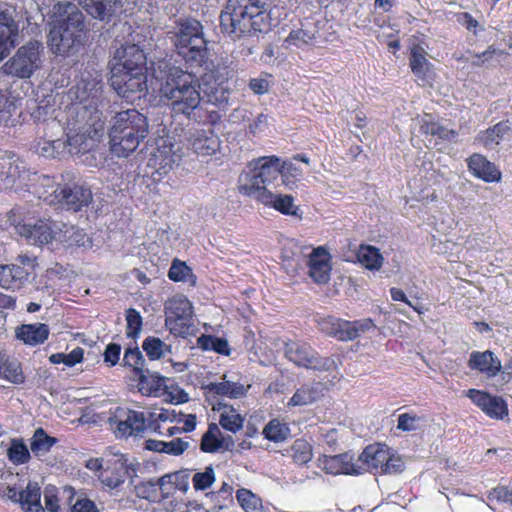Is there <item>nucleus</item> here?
I'll return each instance as SVG.
<instances>
[{
    "instance_id": "1",
    "label": "nucleus",
    "mask_w": 512,
    "mask_h": 512,
    "mask_svg": "<svg viewBox=\"0 0 512 512\" xmlns=\"http://www.w3.org/2000/svg\"><path fill=\"white\" fill-rule=\"evenodd\" d=\"M175 52L191 69L205 67L201 76L203 91L208 101L219 107L228 105L230 88L229 70L226 66L212 65L209 68L208 41L205 39L204 26L194 18L179 19L170 32Z\"/></svg>"
},
{
    "instance_id": "2",
    "label": "nucleus",
    "mask_w": 512,
    "mask_h": 512,
    "mask_svg": "<svg viewBox=\"0 0 512 512\" xmlns=\"http://www.w3.org/2000/svg\"><path fill=\"white\" fill-rule=\"evenodd\" d=\"M48 46L52 54L66 56L77 52L86 37L85 15L72 2L53 5L49 20Z\"/></svg>"
},
{
    "instance_id": "3",
    "label": "nucleus",
    "mask_w": 512,
    "mask_h": 512,
    "mask_svg": "<svg viewBox=\"0 0 512 512\" xmlns=\"http://www.w3.org/2000/svg\"><path fill=\"white\" fill-rule=\"evenodd\" d=\"M273 20L263 0H228L220 14V28L233 40L242 36L266 34Z\"/></svg>"
},
{
    "instance_id": "4",
    "label": "nucleus",
    "mask_w": 512,
    "mask_h": 512,
    "mask_svg": "<svg viewBox=\"0 0 512 512\" xmlns=\"http://www.w3.org/2000/svg\"><path fill=\"white\" fill-rule=\"evenodd\" d=\"M199 86L193 72L185 71L180 66H169L159 92L161 97L167 100L174 115H183L190 119L201 107Z\"/></svg>"
},
{
    "instance_id": "5",
    "label": "nucleus",
    "mask_w": 512,
    "mask_h": 512,
    "mask_svg": "<svg viewBox=\"0 0 512 512\" xmlns=\"http://www.w3.org/2000/svg\"><path fill=\"white\" fill-rule=\"evenodd\" d=\"M148 134L146 116L136 108L117 112L109 131L111 151L118 157H128L137 150Z\"/></svg>"
},
{
    "instance_id": "6",
    "label": "nucleus",
    "mask_w": 512,
    "mask_h": 512,
    "mask_svg": "<svg viewBox=\"0 0 512 512\" xmlns=\"http://www.w3.org/2000/svg\"><path fill=\"white\" fill-rule=\"evenodd\" d=\"M173 412L160 408L156 412H149L147 417L143 412L134 409L118 408L114 417L109 419L118 438H129V436L143 435L149 429L152 433L164 434L162 423L167 420H175Z\"/></svg>"
},
{
    "instance_id": "7",
    "label": "nucleus",
    "mask_w": 512,
    "mask_h": 512,
    "mask_svg": "<svg viewBox=\"0 0 512 512\" xmlns=\"http://www.w3.org/2000/svg\"><path fill=\"white\" fill-rule=\"evenodd\" d=\"M281 173L280 158L277 156L260 157L243 177L239 179V192L262 203L264 192H270L267 185L274 184Z\"/></svg>"
},
{
    "instance_id": "8",
    "label": "nucleus",
    "mask_w": 512,
    "mask_h": 512,
    "mask_svg": "<svg viewBox=\"0 0 512 512\" xmlns=\"http://www.w3.org/2000/svg\"><path fill=\"white\" fill-rule=\"evenodd\" d=\"M358 461L361 474L363 471L375 475L399 474L405 469L402 458L392 453L391 449L382 443L367 445L359 454Z\"/></svg>"
},
{
    "instance_id": "9",
    "label": "nucleus",
    "mask_w": 512,
    "mask_h": 512,
    "mask_svg": "<svg viewBox=\"0 0 512 512\" xmlns=\"http://www.w3.org/2000/svg\"><path fill=\"white\" fill-rule=\"evenodd\" d=\"M43 51V44L37 40H31L19 46L14 55L3 63L2 74L16 78L31 77L41 67Z\"/></svg>"
},
{
    "instance_id": "10",
    "label": "nucleus",
    "mask_w": 512,
    "mask_h": 512,
    "mask_svg": "<svg viewBox=\"0 0 512 512\" xmlns=\"http://www.w3.org/2000/svg\"><path fill=\"white\" fill-rule=\"evenodd\" d=\"M15 209H11L7 215L8 221L13 225L16 233L28 244L35 246L49 245L57 239L60 229L56 222L50 218H37L33 220L15 219Z\"/></svg>"
},
{
    "instance_id": "11",
    "label": "nucleus",
    "mask_w": 512,
    "mask_h": 512,
    "mask_svg": "<svg viewBox=\"0 0 512 512\" xmlns=\"http://www.w3.org/2000/svg\"><path fill=\"white\" fill-rule=\"evenodd\" d=\"M190 473L189 469H181L159 477L162 500L159 512H176L185 505V500L180 499L178 494L185 495L189 491Z\"/></svg>"
},
{
    "instance_id": "12",
    "label": "nucleus",
    "mask_w": 512,
    "mask_h": 512,
    "mask_svg": "<svg viewBox=\"0 0 512 512\" xmlns=\"http://www.w3.org/2000/svg\"><path fill=\"white\" fill-rule=\"evenodd\" d=\"M319 331L324 335L336 338L337 341H353L361 335L375 327L374 321L368 317L362 320H344L341 317L328 315L319 317L317 320Z\"/></svg>"
},
{
    "instance_id": "13",
    "label": "nucleus",
    "mask_w": 512,
    "mask_h": 512,
    "mask_svg": "<svg viewBox=\"0 0 512 512\" xmlns=\"http://www.w3.org/2000/svg\"><path fill=\"white\" fill-rule=\"evenodd\" d=\"M165 324L172 335L185 337L193 326V305L186 296L176 295L165 303Z\"/></svg>"
},
{
    "instance_id": "14",
    "label": "nucleus",
    "mask_w": 512,
    "mask_h": 512,
    "mask_svg": "<svg viewBox=\"0 0 512 512\" xmlns=\"http://www.w3.org/2000/svg\"><path fill=\"white\" fill-rule=\"evenodd\" d=\"M16 264H0V287L5 290H20L35 274L37 260L35 256L21 254Z\"/></svg>"
},
{
    "instance_id": "15",
    "label": "nucleus",
    "mask_w": 512,
    "mask_h": 512,
    "mask_svg": "<svg viewBox=\"0 0 512 512\" xmlns=\"http://www.w3.org/2000/svg\"><path fill=\"white\" fill-rule=\"evenodd\" d=\"M52 197L51 203L60 204L61 207L72 211L88 207L93 200L91 189L74 181L58 184L53 190Z\"/></svg>"
},
{
    "instance_id": "16",
    "label": "nucleus",
    "mask_w": 512,
    "mask_h": 512,
    "mask_svg": "<svg viewBox=\"0 0 512 512\" xmlns=\"http://www.w3.org/2000/svg\"><path fill=\"white\" fill-rule=\"evenodd\" d=\"M110 82L119 96L126 100H135L137 97L145 96L148 91L147 68L126 72L122 75H111Z\"/></svg>"
},
{
    "instance_id": "17",
    "label": "nucleus",
    "mask_w": 512,
    "mask_h": 512,
    "mask_svg": "<svg viewBox=\"0 0 512 512\" xmlns=\"http://www.w3.org/2000/svg\"><path fill=\"white\" fill-rule=\"evenodd\" d=\"M110 65L111 75H122V73L145 69L147 55L137 44L121 45L114 51Z\"/></svg>"
},
{
    "instance_id": "18",
    "label": "nucleus",
    "mask_w": 512,
    "mask_h": 512,
    "mask_svg": "<svg viewBox=\"0 0 512 512\" xmlns=\"http://www.w3.org/2000/svg\"><path fill=\"white\" fill-rule=\"evenodd\" d=\"M181 157L180 147H176L169 138L162 137L156 141V147L148 160V167L162 177L179 163Z\"/></svg>"
},
{
    "instance_id": "19",
    "label": "nucleus",
    "mask_w": 512,
    "mask_h": 512,
    "mask_svg": "<svg viewBox=\"0 0 512 512\" xmlns=\"http://www.w3.org/2000/svg\"><path fill=\"white\" fill-rule=\"evenodd\" d=\"M286 357L297 366L313 368L318 371L329 369L332 361L329 358L319 357L312 346L306 342H289L285 347Z\"/></svg>"
},
{
    "instance_id": "20",
    "label": "nucleus",
    "mask_w": 512,
    "mask_h": 512,
    "mask_svg": "<svg viewBox=\"0 0 512 512\" xmlns=\"http://www.w3.org/2000/svg\"><path fill=\"white\" fill-rule=\"evenodd\" d=\"M466 396L488 418L501 420L509 415L508 404L501 396H495V394L477 388L467 389Z\"/></svg>"
},
{
    "instance_id": "21",
    "label": "nucleus",
    "mask_w": 512,
    "mask_h": 512,
    "mask_svg": "<svg viewBox=\"0 0 512 512\" xmlns=\"http://www.w3.org/2000/svg\"><path fill=\"white\" fill-rule=\"evenodd\" d=\"M95 466L100 470L99 481L109 490L119 489L129 474L127 459L123 457L107 459L103 464L95 459Z\"/></svg>"
},
{
    "instance_id": "22",
    "label": "nucleus",
    "mask_w": 512,
    "mask_h": 512,
    "mask_svg": "<svg viewBox=\"0 0 512 512\" xmlns=\"http://www.w3.org/2000/svg\"><path fill=\"white\" fill-rule=\"evenodd\" d=\"M409 65L413 75L422 81L423 85H431L435 81L434 65L427 60L426 49L421 44L410 45Z\"/></svg>"
},
{
    "instance_id": "23",
    "label": "nucleus",
    "mask_w": 512,
    "mask_h": 512,
    "mask_svg": "<svg viewBox=\"0 0 512 512\" xmlns=\"http://www.w3.org/2000/svg\"><path fill=\"white\" fill-rule=\"evenodd\" d=\"M309 275L316 283L329 282L332 270L331 255L324 246L313 249L306 259Z\"/></svg>"
},
{
    "instance_id": "24",
    "label": "nucleus",
    "mask_w": 512,
    "mask_h": 512,
    "mask_svg": "<svg viewBox=\"0 0 512 512\" xmlns=\"http://www.w3.org/2000/svg\"><path fill=\"white\" fill-rule=\"evenodd\" d=\"M100 133L96 128L88 127L85 131L68 133L64 138L66 154H84L93 151L100 142Z\"/></svg>"
},
{
    "instance_id": "25",
    "label": "nucleus",
    "mask_w": 512,
    "mask_h": 512,
    "mask_svg": "<svg viewBox=\"0 0 512 512\" xmlns=\"http://www.w3.org/2000/svg\"><path fill=\"white\" fill-rule=\"evenodd\" d=\"M467 366L472 370L484 374L488 378H494L501 372V360L493 351H472L467 361Z\"/></svg>"
},
{
    "instance_id": "26",
    "label": "nucleus",
    "mask_w": 512,
    "mask_h": 512,
    "mask_svg": "<svg viewBox=\"0 0 512 512\" xmlns=\"http://www.w3.org/2000/svg\"><path fill=\"white\" fill-rule=\"evenodd\" d=\"M467 168L474 177L486 183L500 182L502 173L495 163L488 161L481 153H473L467 159Z\"/></svg>"
},
{
    "instance_id": "27",
    "label": "nucleus",
    "mask_w": 512,
    "mask_h": 512,
    "mask_svg": "<svg viewBox=\"0 0 512 512\" xmlns=\"http://www.w3.org/2000/svg\"><path fill=\"white\" fill-rule=\"evenodd\" d=\"M188 142L194 152L199 155L215 154L221 146L219 137L212 127L195 130L188 137Z\"/></svg>"
},
{
    "instance_id": "28",
    "label": "nucleus",
    "mask_w": 512,
    "mask_h": 512,
    "mask_svg": "<svg viewBox=\"0 0 512 512\" xmlns=\"http://www.w3.org/2000/svg\"><path fill=\"white\" fill-rule=\"evenodd\" d=\"M322 464L323 470L328 474H361V468H359L358 464L354 463L353 455L349 453L325 455Z\"/></svg>"
},
{
    "instance_id": "29",
    "label": "nucleus",
    "mask_w": 512,
    "mask_h": 512,
    "mask_svg": "<svg viewBox=\"0 0 512 512\" xmlns=\"http://www.w3.org/2000/svg\"><path fill=\"white\" fill-rule=\"evenodd\" d=\"M248 388L249 386L245 387L244 384L233 381L210 382L203 386L204 394L208 399L216 397L242 398L245 397Z\"/></svg>"
},
{
    "instance_id": "30",
    "label": "nucleus",
    "mask_w": 512,
    "mask_h": 512,
    "mask_svg": "<svg viewBox=\"0 0 512 512\" xmlns=\"http://www.w3.org/2000/svg\"><path fill=\"white\" fill-rule=\"evenodd\" d=\"M18 26L12 15L6 10H0V61L6 58L15 45Z\"/></svg>"
},
{
    "instance_id": "31",
    "label": "nucleus",
    "mask_w": 512,
    "mask_h": 512,
    "mask_svg": "<svg viewBox=\"0 0 512 512\" xmlns=\"http://www.w3.org/2000/svg\"><path fill=\"white\" fill-rule=\"evenodd\" d=\"M86 13L97 20L110 21L122 6L123 0H78Z\"/></svg>"
},
{
    "instance_id": "32",
    "label": "nucleus",
    "mask_w": 512,
    "mask_h": 512,
    "mask_svg": "<svg viewBox=\"0 0 512 512\" xmlns=\"http://www.w3.org/2000/svg\"><path fill=\"white\" fill-rule=\"evenodd\" d=\"M262 204L273 208L284 215H292L296 218H302V212L294 204V197L291 194H275L272 192L262 193Z\"/></svg>"
},
{
    "instance_id": "33",
    "label": "nucleus",
    "mask_w": 512,
    "mask_h": 512,
    "mask_svg": "<svg viewBox=\"0 0 512 512\" xmlns=\"http://www.w3.org/2000/svg\"><path fill=\"white\" fill-rule=\"evenodd\" d=\"M49 327L46 324H23L16 328V336L28 346H37L49 338Z\"/></svg>"
},
{
    "instance_id": "34",
    "label": "nucleus",
    "mask_w": 512,
    "mask_h": 512,
    "mask_svg": "<svg viewBox=\"0 0 512 512\" xmlns=\"http://www.w3.org/2000/svg\"><path fill=\"white\" fill-rule=\"evenodd\" d=\"M138 392L148 397H161L167 388L166 378L144 370L137 383Z\"/></svg>"
},
{
    "instance_id": "35",
    "label": "nucleus",
    "mask_w": 512,
    "mask_h": 512,
    "mask_svg": "<svg viewBox=\"0 0 512 512\" xmlns=\"http://www.w3.org/2000/svg\"><path fill=\"white\" fill-rule=\"evenodd\" d=\"M167 412H173L175 420H167L162 423L163 435L172 436L178 433H189L193 431L197 425V417L195 414L176 413L174 409H167Z\"/></svg>"
},
{
    "instance_id": "36",
    "label": "nucleus",
    "mask_w": 512,
    "mask_h": 512,
    "mask_svg": "<svg viewBox=\"0 0 512 512\" xmlns=\"http://www.w3.org/2000/svg\"><path fill=\"white\" fill-rule=\"evenodd\" d=\"M41 489L37 483L29 481L26 489L19 491L18 503L24 508L25 512H45L40 503Z\"/></svg>"
},
{
    "instance_id": "37",
    "label": "nucleus",
    "mask_w": 512,
    "mask_h": 512,
    "mask_svg": "<svg viewBox=\"0 0 512 512\" xmlns=\"http://www.w3.org/2000/svg\"><path fill=\"white\" fill-rule=\"evenodd\" d=\"M356 259L368 270H379L382 267L384 258L380 249L369 244H360L356 251Z\"/></svg>"
},
{
    "instance_id": "38",
    "label": "nucleus",
    "mask_w": 512,
    "mask_h": 512,
    "mask_svg": "<svg viewBox=\"0 0 512 512\" xmlns=\"http://www.w3.org/2000/svg\"><path fill=\"white\" fill-rule=\"evenodd\" d=\"M19 100L17 97L0 91V124L14 126L16 116L19 115Z\"/></svg>"
},
{
    "instance_id": "39",
    "label": "nucleus",
    "mask_w": 512,
    "mask_h": 512,
    "mask_svg": "<svg viewBox=\"0 0 512 512\" xmlns=\"http://www.w3.org/2000/svg\"><path fill=\"white\" fill-rule=\"evenodd\" d=\"M321 384L319 382L304 383L301 387L295 390L289 404L292 405H307L316 402L322 397Z\"/></svg>"
},
{
    "instance_id": "40",
    "label": "nucleus",
    "mask_w": 512,
    "mask_h": 512,
    "mask_svg": "<svg viewBox=\"0 0 512 512\" xmlns=\"http://www.w3.org/2000/svg\"><path fill=\"white\" fill-rule=\"evenodd\" d=\"M509 132V126L507 122L500 121L494 126L488 127L486 130L481 131L476 136V142H479L485 148H493L500 143L505 133Z\"/></svg>"
},
{
    "instance_id": "41",
    "label": "nucleus",
    "mask_w": 512,
    "mask_h": 512,
    "mask_svg": "<svg viewBox=\"0 0 512 512\" xmlns=\"http://www.w3.org/2000/svg\"><path fill=\"white\" fill-rule=\"evenodd\" d=\"M220 412V427L236 434L243 428L245 418L231 404H223Z\"/></svg>"
},
{
    "instance_id": "42",
    "label": "nucleus",
    "mask_w": 512,
    "mask_h": 512,
    "mask_svg": "<svg viewBox=\"0 0 512 512\" xmlns=\"http://www.w3.org/2000/svg\"><path fill=\"white\" fill-rule=\"evenodd\" d=\"M134 494L138 499L146 500L152 504L162 505L159 478L157 480L140 481L134 485Z\"/></svg>"
},
{
    "instance_id": "43",
    "label": "nucleus",
    "mask_w": 512,
    "mask_h": 512,
    "mask_svg": "<svg viewBox=\"0 0 512 512\" xmlns=\"http://www.w3.org/2000/svg\"><path fill=\"white\" fill-rule=\"evenodd\" d=\"M97 86V80L92 79V77H88L87 79L81 77V79L76 82V85L70 88L69 95L71 96L72 100L83 103L96 95Z\"/></svg>"
},
{
    "instance_id": "44",
    "label": "nucleus",
    "mask_w": 512,
    "mask_h": 512,
    "mask_svg": "<svg viewBox=\"0 0 512 512\" xmlns=\"http://www.w3.org/2000/svg\"><path fill=\"white\" fill-rule=\"evenodd\" d=\"M36 152L45 158L65 157V138H57L56 140H47V138H40L36 146Z\"/></svg>"
},
{
    "instance_id": "45",
    "label": "nucleus",
    "mask_w": 512,
    "mask_h": 512,
    "mask_svg": "<svg viewBox=\"0 0 512 512\" xmlns=\"http://www.w3.org/2000/svg\"><path fill=\"white\" fill-rule=\"evenodd\" d=\"M167 275L169 279L174 282L188 281L192 286H195L197 283V276L193 269L190 268V266L187 265L185 261L180 259L172 260Z\"/></svg>"
},
{
    "instance_id": "46",
    "label": "nucleus",
    "mask_w": 512,
    "mask_h": 512,
    "mask_svg": "<svg viewBox=\"0 0 512 512\" xmlns=\"http://www.w3.org/2000/svg\"><path fill=\"white\" fill-rule=\"evenodd\" d=\"M145 360L138 346L127 347L122 358V366L131 368L134 375L140 378L144 371Z\"/></svg>"
},
{
    "instance_id": "47",
    "label": "nucleus",
    "mask_w": 512,
    "mask_h": 512,
    "mask_svg": "<svg viewBox=\"0 0 512 512\" xmlns=\"http://www.w3.org/2000/svg\"><path fill=\"white\" fill-rule=\"evenodd\" d=\"M236 500L245 512H256L262 509L263 500L257 494H254L252 490L246 488H240L236 490Z\"/></svg>"
},
{
    "instance_id": "48",
    "label": "nucleus",
    "mask_w": 512,
    "mask_h": 512,
    "mask_svg": "<svg viewBox=\"0 0 512 512\" xmlns=\"http://www.w3.org/2000/svg\"><path fill=\"white\" fill-rule=\"evenodd\" d=\"M219 434L220 430L217 424H209L207 432H205L201 438L200 450L204 453H216L222 445V439Z\"/></svg>"
},
{
    "instance_id": "49",
    "label": "nucleus",
    "mask_w": 512,
    "mask_h": 512,
    "mask_svg": "<svg viewBox=\"0 0 512 512\" xmlns=\"http://www.w3.org/2000/svg\"><path fill=\"white\" fill-rule=\"evenodd\" d=\"M56 442L57 438L50 437L45 429L38 428L31 439V451L36 455L48 453Z\"/></svg>"
},
{
    "instance_id": "50",
    "label": "nucleus",
    "mask_w": 512,
    "mask_h": 512,
    "mask_svg": "<svg viewBox=\"0 0 512 512\" xmlns=\"http://www.w3.org/2000/svg\"><path fill=\"white\" fill-rule=\"evenodd\" d=\"M305 266L306 258L301 253L294 256H283L282 268L295 281L304 274Z\"/></svg>"
},
{
    "instance_id": "51",
    "label": "nucleus",
    "mask_w": 512,
    "mask_h": 512,
    "mask_svg": "<svg viewBox=\"0 0 512 512\" xmlns=\"http://www.w3.org/2000/svg\"><path fill=\"white\" fill-rule=\"evenodd\" d=\"M85 350L84 348L78 346L73 348V350L69 353L64 352H56L52 353L49 357V361L54 364L64 363L67 367L76 366L77 363H81L84 361Z\"/></svg>"
},
{
    "instance_id": "52",
    "label": "nucleus",
    "mask_w": 512,
    "mask_h": 512,
    "mask_svg": "<svg viewBox=\"0 0 512 512\" xmlns=\"http://www.w3.org/2000/svg\"><path fill=\"white\" fill-rule=\"evenodd\" d=\"M312 447L306 439H295L291 446V457L294 463L299 465L307 464L312 460Z\"/></svg>"
},
{
    "instance_id": "53",
    "label": "nucleus",
    "mask_w": 512,
    "mask_h": 512,
    "mask_svg": "<svg viewBox=\"0 0 512 512\" xmlns=\"http://www.w3.org/2000/svg\"><path fill=\"white\" fill-rule=\"evenodd\" d=\"M290 429L287 424H283L279 419H271L264 427L262 434L264 437L274 443H279L287 438Z\"/></svg>"
},
{
    "instance_id": "54",
    "label": "nucleus",
    "mask_w": 512,
    "mask_h": 512,
    "mask_svg": "<svg viewBox=\"0 0 512 512\" xmlns=\"http://www.w3.org/2000/svg\"><path fill=\"white\" fill-rule=\"evenodd\" d=\"M7 454L9 460L16 465L26 464L31 459V454L22 439H13Z\"/></svg>"
},
{
    "instance_id": "55",
    "label": "nucleus",
    "mask_w": 512,
    "mask_h": 512,
    "mask_svg": "<svg viewBox=\"0 0 512 512\" xmlns=\"http://www.w3.org/2000/svg\"><path fill=\"white\" fill-rule=\"evenodd\" d=\"M282 183L286 187L293 188L303 177L301 168L295 166L292 162H280Z\"/></svg>"
},
{
    "instance_id": "56",
    "label": "nucleus",
    "mask_w": 512,
    "mask_h": 512,
    "mask_svg": "<svg viewBox=\"0 0 512 512\" xmlns=\"http://www.w3.org/2000/svg\"><path fill=\"white\" fill-rule=\"evenodd\" d=\"M166 348V343L160 340L159 337L148 336L142 342V350L145 351L146 356L151 361L163 357Z\"/></svg>"
},
{
    "instance_id": "57",
    "label": "nucleus",
    "mask_w": 512,
    "mask_h": 512,
    "mask_svg": "<svg viewBox=\"0 0 512 512\" xmlns=\"http://www.w3.org/2000/svg\"><path fill=\"white\" fill-rule=\"evenodd\" d=\"M0 373L6 381L11 383L20 384L25 381L24 372L20 364L16 362H3L0 365Z\"/></svg>"
},
{
    "instance_id": "58",
    "label": "nucleus",
    "mask_w": 512,
    "mask_h": 512,
    "mask_svg": "<svg viewBox=\"0 0 512 512\" xmlns=\"http://www.w3.org/2000/svg\"><path fill=\"white\" fill-rule=\"evenodd\" d=\"M143 327V317L140 312L133 307L126 310V336L137 338Z\"/></svg>"
},
{
    "instance_id": "59",
    "label": "nucleus",
    "mask_w": 512,
    "mask_h": 512,
    "mask_svg": "<svg viewBox=\"0 0 512 512\" xmlns=\"http://www.w3.org/2000/svg\"><path fill=\"white\" fill-rule=\"evenodd\" d=\"M216 480L212 466H207L204 472L196 473L192 477V484L195 490H206Z\"/></svg>"
},
{
    "instance_id": "60",
    "label": "nucleus",
    "mask_w": 512,
    "mask_h": 512,
    "mask_svg": "<svg viewBox=\"0 0 512 512\" xmlns=\"http://www.w3.org/2000/svg\"><path fill=\"white\" fill-rule=\"evenodd\" d=\"M121 352V345L115 344V342H110L103 352L105 365L108 367H115L120 361Z\"/></svg>"
},
{
    "instance_id": "61",
    "label": "nucleus",
    "mask_w": 512,
    "mask_h": 512,
    "mask_svg": "<svg viewBox=\"0 0 512 512\" xmlns=\"http://www.w3.org/2000/svg\"><path fill=\"white\" fill-rule=\"evenodd\" d=\"M187 449H189L188 442H185V440L181 438L172 439L170 442H167V444H162L161 448L163 453L171 455L183 454Z\"/></svg>"
},
{
    "instance_id": "62",
    "label": "nucleus",
    "mask_w": 512,
    "mask_h": 512,
    "mask_svg": "<svg viewBox=\"0 0 512 512\" xmlns=\"http://www.w3.org/2000/svg\"><path fill=\"white\" fill-rule=\"evenodd\" d=\"M55 108L51 105H37L33 109L31 116L35 122H47L54 118Z\"/></svg>"
},
{
    "instance_id": "63",
    "label": "nucleus",
    "mask_w": 512,
    "mask_h": 512,
    "mask_svg": "<svg viewBox=\"0 0 512 512\" xmlns=\"http://www.w3.org/2000/svg\"><path fill=\"white\" fill-rule=\"evenodd\" d=\"M419 417L416 414L402 413L397 418V429L402 431H411L417 429Z\"/></svg>"
},
{
    "instance_id": "64",
    "label": "nucleus",
    "mask_w": 512,
    "mask_h": 512,
    "mask_svg": "<svg viewBox=\"0 0 512 512\" xmlns=\"http://www.w3.org/2000/svg\"><path fill=\"white\" fill-rule=\"evenodd\" d=\"M266 127H268V115L259 114L249 123L247 131L252 136H258L259 133L265 131Z\"/></svg>"
}]
</instances>
